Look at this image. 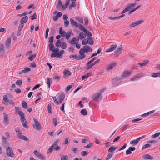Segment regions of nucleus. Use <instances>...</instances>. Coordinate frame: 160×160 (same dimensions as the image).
I'll use <instances>...</instances> for the list:
<instances>
[{"label":"nucleus","mask_w":160,"mask_h":160,"mask_svg":"<svg viewBox=\"0 0 160 160\" xmlns=\"http://www.w3.org/2000/svg\"><path fill=\"white\" fill-rule=\"evenodd\" d=\"M65 98V95L62 94H58L56 97H52L55 103L56 104H59Z\"/></svg>","instance_id":"obj_1"},{"label":"nucleus","mask_w":160,"mask_h":160,"mask_svg":"<svg viewBox=\"0 0 160 160\" xmlns=\"http://www.w3.org/2000/svg\"><path fill=\"white\" fill-rule=\"evenodd\" d=\"M92 98L93 100L99 102L102 99V96L101 93H97L93 94Z\"/></svg>","instance_id":"obj_2"},{"label":"nucleus","mask_w":160,"mask_h":160,"mask_svg":"<svg viewBox=\"0 0 160 160\" xmlns=\"http://www.w3.org/2000/svg\"><path fill=\"white\" fill-rule=\"evenodd\" d=\"M33 120L34 122V123L33 124V128L36 130H40L41 129V126L37 119L33 118Z\"/></svg>","instance_id":"obj_3"},{"label":"nucleus","mask_w":160,"mask_h":160,"mask_svg":"<svg viewBox=\"0 0 160 160\" xmlns=\"http://www.w3.org/2000/svg\"><path fill=\"white\" fill-rule=\"evenodd\" d=\"M7 154L11 157H14V154L13 152L12 149L10 147H8L6 149Z\"/></svg>","instance_id":"obj_4"},{"label":"nucleus","mask_w":160,"mask_h":160,"mask_svg":"<svg viewBox=\"0 0 160 160\" xmlns=\"http://www.w3.org/2000/svg\"><path fill=\"white\" fill-rule=\"evenodd\" d=\"M33 153L37 157L41 159V160H45V157L42 154L37 151V150H35L34 151Z\"/></svg>","instance_id":"obj_5"},{"label":"nucleus","mask_w":160,"mask_h":160,"mask_svg":"<svg viewBox=\"0 0 160 160\" xmlns=\"http://www.w3.org/2000/svg\"><path fill=\"white\" fill-rule=\"evenodd\" d=\"M122 46L121 45L119 47L117 48L115 52V56L116 57H118V55H120L122 52Z\"/></svg>","instance_id":"obj_6"},{"label":"nucleus","mask_w":160,"mask_h":160,"mask_svg":"<svg viewBox=\"0 0 160 160\" xmlns=\"http://www.w3.org/2000/svg\"><path fill=\"white\" fill-rule=\"evenodd\" d=\"M143 21H144L143 20H141L139 21H136V22H133L130 24L129 26L131 28H133L136 26L143 23Z\"/></svg>","instance_id":"obj_7"},{"label":"nucleus","mask_w":160,"mask_h":160,"mask_svg":"<svg viewBox=\"0 0 160 160\" xmlns=\"http://www.w3.org/2000/svg\"><path fill=\"white\" fill-rule=\"evenodd\" d=\"M11 38H8L6 40L5 46L7 49H9L11 47Z\"/></svg>","instance_id":"obj_8"},{"label":"nucleus","mask_w":160,"mask_h":160,"mask_svg":"<svg viewBox=\"0 0 160 160\" xmlns=\"http://www.w3.org/2000/svg\"><path fill=\"white\" fill-rule=\"evenodd\" d=\"M6 52L3 45L2 43H0V54L2 56H4L6 55Z\"/></svg>","instance_id":"obj_9"},{"label":"nucleus","mask_w":160,"mask_h":160,"mask_svg":"<svg viewBox=\"0 0 160 160\" xmlns=\"http://www.w3.org/2000/svg\"><path fill=\"white\" fill-rule=\"evenodd\" d=\"M85 52L83 48H82L80 50L79 53L80 55L79 56V58H80L81 59H82L86 57V55L84 54Z\"/></svg>","instance_id":"obj_10"},{"label":"nucleus","mask_w":160,"mask_h":160,"mask_svg":"<svg viewBox=\"0 0 160 160\" xmlns=\"http://www.w3.org/2000/svg\"><path fill=\"white\" fill-rule=\"evenodd\" d=\"M116 65V63L112 62L108 65L106 69V71L108 72L110 70L112 69Z\"/></svg>","instance_id":"obj_11"},{"label":"nucleus","mask_w":160,"mask_h":160,"mask_svg":"<svg viewBox=\"0 0 160 160\" xmlns=\"http://www.w3.org/2000/svg\"><path fill=\"white\" fill-rule=\"evenodd\" d=\"M117 45H112L110 48L107 49L106 51V52H109L114 51L117 47Z\"/></svg>","instance_id":"obj_12"},{"label":"nucleus","mask_w":160,"mask_h":160,"mask_svg":"<svg viewBox=\"0 0 160 160\" xmlns=\"http://www.w3.org/2000/svg\"><path fill=\"white\" fill-rule=\"evenodd\" d=\"M18 138L21 139L23 140L26 141L29 140V139L25 136L21 134V133L20 132L18 134Z\"/></svg>","instance_id":"obj_13"},{"label":"nucleus","mask_w":160,"mask_h":160,"mask_svg":"<svg viewBox=\"0 0 160 160\" xmlns=\"http://www.w3.org/2000/svg\"><path fill=\"white\" fill-rule=\"evenodd\" d=\"M132 72H127L126 71H125L122 73V74L121 75V78H125L129 76Z\"/></svg>","instance_id":"obj_14"},{"label":"nucleus","mask_w":160,"mask_h":160,"mask_svg":"<svg viewBox=\"0 0 160 160\" xmlns=\"http://www.w3.org/2000/svg\"><path fill=\"white\" fill-rule=\"evenodd\" d=\"M141 138H138L136 139L132 140L130 142V144H131L137 145L138 143V142L140 141Z\"/></svg>","instance_id":"obj_15"},{"label":"nucleus","mask_w":160,"mask_h":160,"mask_svg":"<svg viewBox=\"0 0 160 160\" xmlns=\"http://www.w3.org/2000/svg\"><path fill=\"white\" fill-rule=\"evenodd\" d=\"M83 48L86 53L92 51V49L88 45L84 46Z\"/></svg>","instance_id":"obj_16"},{"label":"nucleus","mask_w":160,"mask_h":160,"mask_svg":"<svg viewBox=\"0 0 160 160\" xmlns=\"http://www.w3.org/2000/svg\"><path fill=\"white\" fill-rule=\"evenodd\" d=\"M59 34L61 35V36L65 37L66 34V32L63 30L62 27H60L59 30Z\"/></svg>","instance_id":"obj_17"},{"label":"nucleus","mask_w":160,"mask_h":160,"mask_svg":"<svg viewBox=\"0 0 160 160\" xmlns=\"http://www.w3.org/2000/svg\"><path fill=\"white\" fill-rule=\"evenodd\" d=\"M142 158L145 159H149L152 160L153 159V158L151 156L148 154H146L145 155H143L142 156Z\"/></svg>","instance_id":"obj_18"},{"label":"nucleus","mask_w":160,"mask_h":160,"mask_svg":"<svg viewBox=\"0 0 160 160\" xmlns=\"http://www.w3.org/2000/svg\"><path fill=\"white\" fill-rule=\"evenodd\" d=\"M70 24L73 26H75L76 27H78V24L75 22L71 18L70 19Z\"/></svg>","instance_id":"obj_19"},{"label":"nucleus","mask_w":160,"mask_h":160,"mask_svg":"<svg viewBox=\"0 0 160 160\" xmlns=\"http://www.w3.org/2000/svg\"><path fill=\"white\" fill-rule=\"evenodd\" d=\"M4 115V122L6 124H7L8 121V118L7 115L5 113H3Z\"/></svg>","instance_id":"obj_20"},{"label":"nucleus","mask_w":160,"mask_h":160,"mask_svg":"<svg viewBox=\"0 0 160 160\" xmlns=\"http://www.w3.org/2000/svg\"><path fill=\"white\" fill-rule=\"evenodd\" d=\"M71 72L68 70H65L64 72V77H67L69 76H71Z\"/></svg>","instance_id":"obj_21"},{"label":"nucleus","mask_w":160,"mask_h":160,"mask_svg":"<svg viewBox=\"0 0 160 160\" xmlns=\"http://www.w3.org/2000/svg\"><path fill=\"white\" fill-rule=\"evenodd\" d=\"M83 31L85 33V35H87V36L89 37H91L92 34L89 31H88L87 30L85 29H84L83 30Z\"/></svg>","instance_id":"obj_22"},{"label":"nucleus","mask_w":160,"mask_h":160,"mask_svg":"<svg viewBox=\"0 0 160 160\" xmlns=\"http://www.w3.org/2000/svg\"><path fill=\"white\" fill-rule=\"evenodd\" d=\"M28 17L27 16L23 17L21 20L20 22L23 24L26 23L28 21Z\"/></svg>","instance_id":"obj_23"},{"label":"nucleus","mask_w":160,"mask_h":160,"mask_svg":"<svg viewBox=\"0 0 160 160\" xmlns=\"http://www.w3.org/2000/svg\"><path fill=\"white\" fill-rule=\"evenodd\" d=\"M70 2V0H66L65 5L62 6V9L64 10L65 9L69 4Z\"/></svg>","instance_id":"obj_24"},{"label":"nucleus","mask_w":160,"mask_h":160,"mask_svg":"<svg viewBox=\"0 0 160 160\" xmlns=\"http://www.w3.org/2000/svg\"><path fill=\"white\" fill-rule=\"evenodd\" d=\"M140 76L139 75L134 76L133 77H132L130 79V80L132 81H136L138 80V77H140Z\"/></svg>","instance_id":"obj_25"},{"label":"nucleus","mask_w":160,"mask_h":160,"mask_svg":"<svg viewBox=\"0 0 160 160\" xmlns=\"http://www.w3.org/2000/svg\"><path fill=\"white\" fill-rule=\"evenodd\" d=\"M88 43L90 45H93L94 43V41L92 38H88Z\"/></svg>","instance_id":"obj_26"},{"label":"nucleus","mask_w":160,"mask_h":160,"mask_svg":"<svg viewBox=\"0 0 160 160\" xmlns=\"http://www.w3.org/2000/svg\"><path fill=\"white\" fill-rule=\"evenodd\" d=\"M91 74H92V73L90 72L87 73L85 75L82 76V80H83V79H85L86 78L90 76L91 75Z\"/></svg>","instance_id":"obj_27"},{"label":"nucleus","mask_w":160,"mask_h":160,"mask_svg":"<svg viewBox=\"0 0 160 160\" xmlns=\"http://www.w3.org/2000/svg\"><path fill=\"white\" fill-rule=\"evenodd\" d=\"M136 5V3H131L126 8L128 11L130 10L132 7H134Z\"/></svg>","instance_id":"obj_28"},{"label":"nucleus","mask_w":160,"mask_h":160,"mask_svg":"<svg viewBox=\"0 0 160 160\" xmlns=\"http://www.w3.org/2000/svg\"><path fill=\"white\" fill-rule=\"evenodd\" d=\"M154 110H152L148 112L143 114L142 115V117H145L149 115L150 114L153 113Z\"/></svg>","instance_id":"obj_29"},{"label":"nucleus","mask_w":160,"mask_h":160,"mask_svg":"<svg viewBox=\"0 0 160 160\" xmlns=\"http://www.w3.org/2000/svg\"><path fill=\"white\" fill-rule=\"evenodd\" d=\"M60 47L62 48L65 49L67 48V44L65 42H62L61 43Z\"/></svg>","instance_id":"obj_30"},{"label":"nucleus","mask_w":160,"mask_h":160,"mask_svg":"<svg viewBox=\"0 0 160 160\" xmlns=\"http://www.w3.org/2000/svg\"><path fill=\"white\" fill-rule=\"evenodd\" d=\"M116 148V147L112 146L110 147L108 150V151L109 152H114Z\"/></svg>","instance_id":"obj_31"},{"label":"nucleus","mask_w":160,"mask_h":160,"mask_svg":"<svg viewBox=\"0 0 160 160\" xmlns=\"http://www.w3.org/2000/svg\"><path fill=\"white\" fill-rule=\"evenodd\" d=\"M160 135V132H158L152 135L151 136V138H155L158 137L159 135Z\"/></svg>","instance_id":"obj_32"},{"label":"nucleus","mask_w":160,"mask_h":160,"mask_svg":"<svg viewBox=\"0 0 160 160\" xmlns=\"http://www.w3.org/2000/svg\"><path fill=\"white\" fill-rule=\"evenodd\" d=\"M79 36V38L80 39H82L86 37V35H85L82 32H81L80 33Z\"/></svg>","instance_id":"obj_33"},{"label":"nucleus","mask_w":160,"mask_h":160,"mask_svg":"<svg viewBox=\"0 0 160 160\" xmlns=\"http://www.w3.org/2000/svg\"><path fill=\"white\" fill-rule=\"evenodd\" d=\"M151 76L153 77H157L160 76V72L159 73H153L151 74Z\"/></svg>","instance_id":"obj_34"},{"label":"nucleus","mask_w":160,"mask_h":160,"mask_svg":"<svg viewBox=\"0 0 160 160\" xmlns=\"http://www.w3.org/2000/svg\"><path fill=\"white\" fill-rule=\"evenodd\" d=\"M36 54H35L34 55H31L30 57H28V59L31 61H32L34 58H35L36 57Z\"/></svg>","instance_id":"obj_35"},{"label":"nucleus","mask_w":160,"mask_h":160,"mask_svg":"<svg viewBox=\"0 0 160 160\" xmlns=\"http://www.w3.org/2000/svg\"><path fill=\"white\" fill-rule=\"evenodd\" d=\"M30 70L31 69L30 68L28 67H26L24 68V70H22V72H23V73H25L27 72L30 71Z\"/></svg>","instance_id":"obj_36"},{"label":"nucleus","mask_w":160,"mask_h":160,"mask_svg":"<svg viewBox=\"0 0 160 160\" xmlns=\"http://www.w3.org/2000/svg\"><path fill=\"white\" fill-rule=\"evenodd\" d=\"M81 113L83 115H86L87 114V112L85 109H83L81 111Z\"/></svg>","instance_id":"obj_37"},{"label":"nucleus","mask_w":160,"mask_h":160,"mask_svg":"<svg viewBox=\"0 0 160 160\" xmlns=\"http://www.w3.org/2000/svg\"><path fill=\"white\" fill-rule=\"evenodd\" d=\"M48 46L50 50L52 52L54 50H53L54 49L53 48L54 47V46L53 43L50 44Z\"/></svg>","instance_id":"obj_38"},{"label":"nucleus","mask_w":160,"mask_h":160,"mask_svg":"<svg viewBox=\"0 0 160 160\" xmlns=\"http://www.w3.org/2000/svg\"><path fill=\"white\" fill-rule=\"evenodd\" d=\"M70 58H74L76 59H77V60H79V59H81L80 58H79V56H78L76 55H71L70 56Z\"/></svg>","instance_id":"obj_39"},{"label":"nucleus","mask_w":160,"mask_h":160,"mask_svg":"<svg viewBox=\"0 0 160 160\" xmlns=\"http://www.w3.org/2000/svg\"><path fill=\"white\" fill-rule=\"evenodd\" d=\"M68 158V155L65 156L62 155L61 156V160H67Z\"/></svg>","instance_id":"obj_40"},{"label":"nucleus","mask_w":160,"mask_h":160,"mask_svg":"<svg viewBox=\"0 0 160 160\" xmlns=\"http://www.w3.org/2000/svg\"><path fill=\"white\" fill-rule=\"evenodd\" d=\"M88 43V38L83 39L82 42V44L83 45H86Z\"/></svg>","instance_id":"obj_41"},{"label":"nucleus","mask_w":160,"mask_h":160,"mask_svg":"<svg viewBox=\"0 0 160 160\" xmlns=\"http://www.w3.org/2000/svg\"><path fill=\"white\" fill-rule=\"evenodd\" d=\"M21 122L23 126L24 127H27V125L26 124L27 122L26 119H23V120Z\"/></svg>","instance_id":"obj_42"},{"label":"nucleus","mask_w":160,"mask_h":160,"mask_svg":"<svg viewBox=\"0 0 160 160\" xmlns=\"http://www.w3.org/2000/svg\"><path fill=\"white\" fill-rule=\"evenodd\" d=\"M3 99L6 102L8 101V96L7 95H4L3 96Z\"/></svg>","instance_id":"obj_43"},{"label":"nucleus","mask_w":160,"mask_h":160,"mask_svg":"<svg viewBox=\"0 0 160 160\" xmlns=\"http://www.w3.org/2000/svg\"><path fill=\"white\" fill-rule=\"evenodd\" d=\"M87 68L88 69H89L91 68L94 65L93 63H89V62L87 63Z\"/></svg>","instance_id":"obj_44"},{"label":"nucleus","mask_w":160,"mask_h":160,"mask_svg":"<svg viewBox=\"0 0 160 160\" xmlns=\"http://www.w3.org/2000/svg\"><path fill=\"white\" fill-rule=\"evenodd\" d=\"M22 107L24 108H27L28 106L27 103L23 101L22 102Z\"/></svg>","instance_id":"obj_45"},{"label":"nucleus","mask_w":160,"mask_h":160,"mask_svg":"<svg viewBox=\"0 0 160 160\" xmlns=\"http://www.w3.org/2000/svg\"><path fill=\"white\" fill-rule=\"evenodd\" d=\"M71 34V32H68L67 33H66L65 37H66L67 39L68 40L69 39L70 37Z\"/></svg>","instance_id":"obj_46"},{"label":"nucleus","mask_w":160,"mask_h":160,"mask_svg":"<svg viewBox=\"0 0 160 160\" xmlns=\"http://www.w3.org/2000/svg\"><path fill=\"white\" fill-rule=\"evenodd\" d=\"M61 42L60 40L58 39L57 41L55 43V45L57 47H59L61 44Z\"/></svg>","instance_id":"obj_47"},{"label":"nucleus","mask_w":160,"mask_h":160,"mask_svg":"<svg viewBox=\"0 0 160 160\" xmlns=\"http://www.w3.org/2000/svg\"><path fill=\"white\" fill-rule=\"evenodd\" d=\"M48 112L49 113H51V105L50 104H49L48 105Z\"/></svg>","instance_id":"obj_48"},{"label":"nucleus","mask_w":160,"mask_h":160,"mask_svg":"<svg viewBox=\"0 0 160 160\" xmlns=\"http://www.w3.org/2000/svg\"><path fill=\"white\" fill-rule=\"evenodd\" d=\"M47 83L48 85V87L49 88L50 86V80H52V79L50 78H48L47 79Z\"/></svg>","instance_id":"obj_49"},{"label":"nucleus","mask_w":160,"mask_h":160,"mask_svg":"<svg viewBox=\"0 0 160 160\" xmlns=\"http://www.w3.org/2000/svg\"><path fill=\"white\" fill-rule=\"evenodd\" d=\"M151 145L149 144H146L144 145L142 147V149H144L146 148H149L151 146Z\"/></svg>","instance_id":"obj_50"},{"label":"nucleus","mask_w":160,"mask_h":160,"mask_svg":"<svg viewBox=\"0 0 160 160\" xmlns=\"http://www.w3.org/2000/svg\"><path fill=\"white\" fill-rule=\"evenodd\" d=\"M16 84L18 85L21 86L22 84V81L21 80H17L16 82Z\"/></svg>","instance_id":"obj_51"},{"label":"nucleus","mask_w":160,"mask_h":160,"mask_svg":"<svg viewBox=\"0 0 160 160\" xmlns=\"http://www.w3.org/2000/svg\"><path fill=\"white\" fill-rule=\"evenodd\" d=\"M121 78V77L120 78L118 77H116V78H114L113 79V82L115 83L117 81H119Z\"/></svg>","instance_id":"obj_52"},{"label":"nucleus","mask_w":160,"mask_h":160,"mask_svg":"<svg viewBox=\"0 0 160 160\" xmlns=\"http://www.w3.org/2000/svg\"><path fill=\"white\" fill-rule=\"evenodd\" d=\"M49 31V28H47L46 29L45 33V38L46 39H47L48 36V33Z\"/></svg>","instance_id":"obj_53"},{"label":"nucleus","mask_w":160,"mask_h":160,"mask_svg":"<svg viewBox=\"0 0 160 160\" xmlns=\"http://www.w3.org/2000/svg\"><path fill=\"white\" fill-rule=\"evenodd\" d=\"M64 52V50H62L58 53V57L61 56Z\"/></svg>","instance_id":"obj_54"},{"label":"nucleus","mask_w":160,"mask_h":160,"mask_svg":"<svg viewBox=\"0 0 160 160\" xmlns=\"http://www.w3.org/2000/svg\"><path fill=\"white\" fill-rule=\"evenodd\" d=\"M113 154L112 153H109L108 154L107 156L106 159V160H108L112 156Z\"/></svg>","instance_id":"obj_55"},{"label":"nucleus","mask_w":160,"mask_h":160,"mask_svg":"<svg viewBox=\"0 0 160 160\" xmlns=\"http://www.w3.org/2000/svg\"><path fill=\"white\" fill-rule=\"evenodd\" d=\"M53 38H54L53 36H51L50 37L49 40V41H48V42L49 43H50V44L53 43L52 42L53 41Z\"/></svg>","instance_id":"obj_56"},{"label":"nucleus","mask_w":160,"mask_h":160,"mask_svg":"<svg viewBox=\"0 0 160 160\" xmlns=\"http://www.w3.org/2000/svg\"><path fill=\"white\" fill-rule=\"evenodd\" d=\"M76 40V38H73L71 41H70V43L71 44H76L77 42H74Z\"/></svg>","instance_id":"obj_57"},{"label":"nucleus","mask_w":160,"mask_h":160,"mask_svg":"<svg viewBox=\"0 0 160 160\" xmlns=\"http://www.w3.org/2000/svg\"><path fill=\"white\" fill-rule=\"evenodd\" d=\"M88 154V152L85 151H82L81 152V154L82 156H86Z\"/></svg>","instance_id":"obj_58"},{"label":"nucleus","mask_w":160,"mask_h":160,"mask_svg":"<svg viewBox=\"0 0 160 160\" xmlns=\"http://www.w3.org/2000/svg\"><path fill=\"white\" fill-rule=\"evenodd\" d=\"M72 85H69L66 88V91L67 92L71 88H72Z\"/></svg>","instance_id":"obj_59"},{"label":"nucleus","mask_w":160,"mask_h":160,"mask_svg":"<svg viewBox=\"0 0 160 160\" xmlns=\"http://www.w3.org/2000/svg\"><path fill=\"white\" fill-rule=\"evenodd\" d=\"M58 3L57 6V8H60L62 6V2H61V0H58Z\"/></svg>","instance_id":"obj_60"},{"label":"nucleus","mask_w":160,"mask_h":160,"mask_svg":"<svg viewBox=\"0 0 160 160\" xmlns=\"http://www.w3.org/2000/svg\"><path fill=\"white\" fill-rule=\"evenodd\" d=\"M23 24L22 23H21L19 25L18 27V29L19 30H21L23 28Z\"/></svg>","instance_id":"obj_61"},{"label":"nucleus","mask_w":160,"mask_h":160,"mask_svg":"<svg viewBox=\"0 0 160 160\" xmlns=\"http://www.w3.org/2000/svg\"><path fill=\"white\" fill-rule=\"evenodd\" d=\"M69 24V22L67 20H65L64 22V25L66 27H68V26Z\"/></svg>","instance_id":"obj_62"},{"label":"nucleus","mask_w":160,"mask_h":160,"mask_svg":"<svg viewBox=\"0 0 160 160\" xmlns=\"http://www.w3.org/2000/svg\"><path fill=\"white\" fill-rule=\"evenodd\" d=\"M76 3L74 2H73L70 4L69 6V8H71L73 7H75L76 6Z\"/></svg>","instance_id":"obj_63"},{"label":"nucleus","mask_w":160,"mask_h":160,"mask_svg":"<svg viewBox=\"0 0 160 160\" xmlns=\"http://www.w3.org/2000/svg\"><path fill=\"white\" fill-rule=\"evenodd\" d=\"M60 78V77L58 76H55L53 77V79L59 81Z\"/></svg>","instance_id":"obj_64"}]
</instances>
